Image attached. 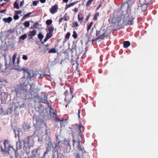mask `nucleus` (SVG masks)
<instances>
[{"label": "nucleus", "mask_w": 158, "mask_h": 158, "mask_svg": "<svg viewBox=\"0 0 158 158\" xmlns=\"http://www.w3.org/2000/svg\"><path fill=\"white\" fill-rule=\"evenodd\" d=\"M19 131V141L17 142L16 148H18L19 147L20 149H23L24 152L28 154L30 152V149L32 144V140L29 137H27L21 140L20 137L22 135L23 132L20 130Z\"/></svg>", "instance_id": "f257e3e1"}, {"label": "nucleus", "mask_w": 158, "mask_h": 158, "mask_svg": "<svg viewBox=\"0 0 158 158\" xmlns=\"http://www.w3.org/2000/svg\"><path fill=\"white\" fill-rule=\"evenodd\" d=\"M17 56L16 53H15L13 56L12 58L9 59V64L6 63L5 61V64L4 65H2L0 64V71L1 72H4L6 71V69L10 68V69H14L18 70L17 69L20 68L19 66V64L20 61L19 59H18L17 63H15V60Z\"/></svg>", "instance_id": "f03ea898"}, {"label": "nucleus", "mask_w": 158, "mask_h": 158, "mask_svg": "<svg viewBox=\"0 0 158 158\" xmlns=\"http://www.w3.org/2000/svg\"><path fill=\"white\" fill-rule=\"evenodd\" d=\"M60 136H58L56 138V142L55 143V146H54V150L52 151V158H58L62 149V148L60 147L59 144L61 141L60 139Z\"/></svg>", "instance_id": "7ed1b4c3"}, {"label": "nucleus", "mask_w": 158, "mask_h": 158, "mask_svg": "<svg viewBox=\"0 0 158 158\" xmlns=\"http://www.w3.org/2000/svg\"><path fill=\"white\" fill-rule=\"evenodd\" d=\"M17 69L20 71H23V73H27L28 74L27 77V78H29L32 77H38L40 72H41L40 71H39V72L35 71V73L32 72V73H31V71L27 69H24L21 67H20L19 68H18Z\"/></svg>", "instance_id": "20e7f679"}, {"label": "nucleus", "mask_w": 158, "mask_h": 158, "mask_svg": "<svg viewBox=\"0 0 158 158\" xmlns=\"http://www.w3.org/2000/svg\"><path fill=\"white\" fill-rule=\"evenodd\" d=\"M19 90L20 93L22 95V96L24 99H29L34 98L35 97V93L34 91H29V90L26 91L24 90L23 92L20 90V87L19 88Z\"/></svg>", "instance_id": "39448f33"}, {"label": "nucleus", "mask_w": 158, "mask_h": 158, "mask_svg": "<svg viewBox=\"0 0 158 158\" xmlns=\"http://www.w3.org/2000/svg\"><path fill=\"white\" fill-rule=\"evenodd\" d=\"M35 85L34 84L30 85L28 84L24 83L21 84L20 85V90L23 92L24 90L28 91L30 90L31 91H34Z\"/></svg>", "instance_id": "423d86ee"}, {"label": "nucleus", "mask_w": 158, "mask_h": 158, "mask_svg": "<svg viewBox=\"0 0 158 158\" xmlns=\"http://www.w3.org/2000/svg\"><path fill=\"white\" fill-rule=\"evenodd\" d=\"M56 142V141H55L53 144L51 142H49L47 144V146L46 147V151L44 152L43 156V158H46L48 157V156H47V154L52 150V148H53L54 150V146H55V143Z\"/></svg>", "instance_id": "0eeeda50"}, {"label": "nucleus", "mask_w": 158, "mask_h": 158, "mask_svg": "<svg viewBox=\"0 0 158 158\" xmlns=\"http://www.w3.org/2000/svg\"><path fill=\"white\" fill-rule=\"evenodd\" d=\"M134 18H133L131 15H129L126 19L124 20L123 23L126 25H132L134 24Z\"/></svg>", "instance_id": "6e6552de"}, {"label": "nucleus", "mask_w": 158, "mask_h": 158, "mask_svg": "<svg viewBox=\"0 0 158 158\" xmlns=\"http://www.w3.org/2000/svg\"><path fill=\"white\" fill-rule=\"evenodd\" d=\"M33 123L35 126L40 125L41 123L42 120L36 113L34 114L33 117Z\"/></svg>", "instance_id": "1a4fd4ad"}, {"label": "nucleus", "mask_w": 158, "mask_h": 158, "mask_svg": "<svg viewBox=\"0 0 158 158\" xmlns=\"http://www.w3.org/2000/svg\"><path fill=\"white\" fill-rule=\"evenodd\" d=\"M70 92L67 90L64 93L65 97V100L69 103L70 102L71 100L73 97V96L72 95V94L71 93V89H70Z\"/></svg>", "instance_id": "9d476101"}, {"label": "nucleus", "mask_w": 158, "mask_h": 158, "mask_svg": "<svg viewBox=\"0 0 158 158\" xmlns=\"http://www.w3.org/2000/svg\"><path fill=\"white\" fill-rule=\"evenodd\" d=\"M77 148L79 152L77 153L76 158H84L83 156V150L80 146L77 147Z\"/></svg>", "instance_id": "9b49d317"}, {"label": "nucleus", "mask_w": 158, "mask_h": 158, "mask_svg": "<svg viewBox=\"0 0 158 158\" xmlns=\"http://www.w3.org/2000/svg\"><path fill=\"white\" fill-rule=\"evenodd\" d=\"M148 4H145L140 5L138 7V9L140 11L143 12L147 10Z\"/></svg>", "instance_id": "f8f14e48"}, {"label": "nucleus", "mask_w": 158, "mask_h": 158, "mask_svg": "<svg viewBox=\"0 0 158 158\" xmlns=\"http://www.w3.org/2000/svg\"><path fill=\"white\" fill-rule=\"evenodd\" d=\"M39 131L36 130L34 131V133L33 134V135L32 136V137L33 138L34 137H36L37 139V140L40 143V144H42L43 143V140L42 139H40L39 137H38V135H37V133Z\"/></svg>", "instance_id": "ddd939ff"}, {"label": "nucleus", "mask_w": 158, "mask_h": 158, "mask_svg": "<svg viewBox=\"0 0 158 158\" xmlns=\"http://www.w3.org/2000/svg\"><path fill=\"white\" fill-rule=\"evenodd\" d=\"M122 15H120L118 17H114L113 18V22L114 23L119 24L122 20Z\"/></svg>", "instance_id": "4468645a"}, {"label": "nucleus", "mask_w": 158, "mask_h": 158, "mask_svg": "<svg viewBox=\"0 0 158 158\" xmlns=\"http://www.w3.org/2000/svg\"><path fill=\"white\" fill-rule=\"evenodd\" d=\"M3 143H4V150H3V148H1V150L2 151H5L6 152H8L10 151V149L11 148H12L14 150V148H13V147L12 146H8V147L7 148H6V145L5 143V142H4Z\"/></svg>", "instance_id": "2eb2a0df"}, {"label": "nucleus", "mask_w": 158, "mask_h": 158, "mask_svg": "<svg viewBox=\"0 0 158 158\" xmlns=\"http://www.w3.org/2000/svg\"><path fill=\"white\" fill-rule=\"evenodd\" d=\"M13 20V18L11 17H9L8 18H5L2 19V21L5 23H9Z\"/></svg>", "instance_id": "dca6fc26"}, {"label": "nucleus", "mask_w": 158, "mask_h": 158, "mask_svg": "<svg viewBox=\"0 0 158 158\" xmlns=\"http://www.w3.org/2000/svg\"><path fill=\"white\" fill-rule=\"evenodd\" d=\"M58 9V6L55 5L50 9V10L52 14H53L57 12Z\"/></svg>", "instance_id": "f3484780"}, {"label": "nucleus", "mask_w": 158, "mask_h": 158, "mask_svg": "<svg viewBox=\"0 0 158 158\" xmlns=\"http://www.w3.org/2000/svg\"><path fill=\"white\" fill-rule=\"evenodd\" d=\"M73 146L74 149H77V147L80 146V141L79 140L76 141L73 139Z\"/></svg>", "instance_id": "a211bd4d"}, {"label": "nucleus", "mask_w": 158, "mask_h": 158, "mask_svg": "<svg viewBox=\"0 0 158 158\" xmlns=\"http://www.w3.org/2000/svg\"><path fill=\"white\" fill-rule=\"evenodd\" d=\"M108 35V34L107 31H106L103 33L102 34L99 35V39H103L105 37H106Z\"/></svg>", "instance_id": "6ab92c4d"}, {"label": "nucleus", "mask_w": 158, "mask_h": 158, "mask_svg": "<svg viewBox=\"0 0 158 158\" xmlns=\"http://www.w3.org/2000/svg\"><path fill=\"white\" fill-rule=\"evenodd\" d=\"M123 47L127 48L131 45L129 41H125L123 42Z\"/></svg>", "instance_id": "aec40b11"}, {"label": "nucleus", "mask_w": 158, "mask_h": 158, "mask_svg": "<svg viewBox=\"0 0 158 158\" xmlns=\"http://www.w3.org/2000/svg\"><path fill=\"white\" fill-rule=\"evenodd\" d=\"M32 12H29L27 14L25 15L22 18L21 20V21H23L24 20H25L27 18L29 17V15H31V14H32Z\"/></svg>", "instance_id": "412c9836"}, {"label": "nucleus", "mask_w": 158, "mask_h": 158, "mask_svg": "<svg viewBox=\"0 0 158 158\" xmlns=\"http://www.w3.org/2000/svg\"><path fill=\"white\" fill-rule=\"evenodd\" d=\"M96 37H93L92 39V42H93L94 41L97 40L98 39H99V36H98V35L99 34V32H98L97 30H96Z\"/></svg>", "instance_id": "4be33fe9"}, {"label": "nucleus", "mask_w": 158, "mask_h": 158, "mask_svg": "<svg viewBox=\"0 0 158 158\" xmlns=\"http://www.w3.org/2000/svg\"><path fill=\"white\" fill-rule=\"evenodd\" d=\"M36 33V31L35 30H33L31 31H30L29 33L28 36H34L35 35Z\"/></svg>", "instance_id": "5701e85b"}, {"label": "nucleus", "mask_w": 158, "mask_h": 158, "mask_svg": "<svg viewBox=\"0 0 158 158\" xmlns=\"http://www.w3.org/2000/svg\"><path fill=\"white\" fill-rule=\"evenodd\" d=\"M35 156H36L35 158H39L40 156L39 155L40 154V150L38 149H37L35 151Z\"/></svg>", "instance_id": "b1692460"}, {"label": "nucleus", "mask_w": 158, "mask_h": 158, "mask_svg": "<svg viewBox=\"0 0 158 158\" xmlns=\"http://www.w3.org/2000/svg\"><path fill=\"white\" fill-rule=\"evenodd\" d=\"M77 2V1H76V2H74L71 3L70 4L67 5L66 6V9H67L68 8H69L72 6H73L76 4Z\"/></svg>", "instance_id": "393cba45"}, {"label": "nucleus", "mask_w": 158, "mask_h": 158, "mask_svg": "<svg viewBox=\"0 0 158 158\" xmlns=\"http://www.w3.org/2000/svg\"><path fill=\"white\" fill-rule=\"evenodd\" d=\"M76 125H77V128L80 131V132L79 133V134H78L79 138V137H80V138H81L82 137V133H81V126H79L77 124Z\"/></svg>", "instance_id": "a878e982"}, {"label": "nucleus", "mask_w": 158, "mask_h": 158, "mask_svg": "<svg viewBox=\"0 0 158 158\" xmlns=\"http://www.w3.org/2000/svg\"><path fill=\"white\" fill-rule=\"evenodd\" d=\"M39 99H40V101L41 102L46 103L48 102L47 99H46L45 98H40Z\"/></svg>", "instance_id": "bb28decb"}, {"label": "nucleus", "mask_w": 158, "mask_h": 158, "mask_svg": "<svg viewBox=\"0 0 158 158\" xmlns=\"http://www.w3.org/2000/svg\"><path fill=\"white\" fill-rule=\"evenodd\" d=\"M13 107H11L9 108L5 112L6 113V114L7 113H9L10 114H11L13 112Z\"/></svg>", "instance_id": "cd10ccee"}, {"label": "nucleus", "mask_w": 158, "mask_h": 158, "mask_svg": "<svg viewBox=\"0 0 158 158\" xmlns=\"http://www.w3.org/2000/svg\"><path fill=\"white\" fill-rule=\"evenodd\" d=\"M64 20L65 21H67L69 19H67V14H66L64 16L63 18H61L59 19V23H60L63 20Z\"/></svg>", "instance_id": "c85d7f7f"}, {"label": "nucleus", "mask_w": 158, "mask_h": 158, "mask_svg": "<svg viewBox=\"0 0 158 158\" xmlns=\"http://www.w3.org/2000/svg\"><path fill=\"white\" fill-rule=\"evenodd\" d=\"M20 129H15L14 130V132H15V136L16 137V136H17L19 138V131H20Z\"/></svg>", "instance_id": "c756f323"}, {"label": "nucleus", "mask_w": 158, "mask_h": 158, "mask_svg": "<svg viewBox=\"0 0 158 158\" xmlns=\"http://www.w3.org/2000/svg\"><path fill=\"white\" fill-rule=\"evenodd\" d=\"M23 127L25 130H27L31 128L29 124H24L23 125Z\"/></svg>", "instance_id": "7c9ffc66"}, {"label": "nucleus", "mask_w": 158, "mask_h": 158, "mask_svg": "<svg viewBox=\"0 0 158 158\" xmlns=\"http://www.w3.org/2000/svg\"><path fill=\"white\" fill-rule=\"evenodd\" d=\"M57 52L56 50L54 48H52L50 50H49L48 52V53H56Z\"/></svg>", "instance_id": "2f4dec72"}, {"label": "nucleus", "mask_w": 158, "mask_h": 158, "mask_svg": "<svg viewBox=\"0 0 158 158\" xmlns=\"http://www.w3.org/2000/svg\"><path fill=\"white\" fill-rule=\"evenodd\" d=\"M15 156L16 158H21L20 154L17 152H15Z\"/></svg>", "instance_id": "473e14b6"}, {"label": "nucleus", "mask_w": 158, "mask_h": 158, "mask_svg": "<svg viewBox=\"0 0 158 158\" xmlns=\"http://www.w3.org/2000/svg\"><path fill=\"white\" fill-rule=\"evenodd\" d=\"M139 2L140 4V5H144L145 4H148V2H146L145 0H139Z\"/></svg>", "instance_id": "72a5a7b5"}, {"label": "nucleus", "mask_w": 158, "mask_h": 158, "mask_svg": "<svg viewBox=\"0 0 158 158\" xmlns=\"http://www.w3.org/2000/svg\"><path fill=\"white\" fill-rule=\"evenodd\" d=\"M6 114V113L5 112H4L1 106H0V114L5 115Z\"/></svg>", "instance_id": "f704fd0d"}, {"label": "nucleus", "mask_w": 158, "mask_h": 158, "mask_svg": "<svg viewBox=\"0 0 158 158\" xmlns=\"http://www.w3.org/2000/svg\"><path fill=\"white\" fill-rule=\"evenodd\" d=\"M54 30V27L52 26H49L48 28V30L49 32L52 33Z\"/></svg>", "instance_id": "c9c22d12"}, {"label": "nucleus", "mask_w": 158, "mask_h": 158, "mask_svg": "<svg viewBox=\"0 0 158 158\" xmlns=\"http://www.w3.org/2000/svg\"><path fill=\"white\" fill-rule=\"evenodd\" d=\"M27 37V35L26 34H24L22 36H21L20 38V39L22 40H24L25 39H26Z\"/></svg>", "instance_id": "e433bc0d"}, {"label": "nucleus", "mask_w": 158, "mask_h": 158, "mask_svg": "<svg viewBox=\"0 0 158 158\" xmlns=\"http://www.w3.org/2000/svg\"><path fill=\"white\" fill-rule=\"evenodd\" d=\"M38 37L40 41H41L44 38V35L41 33H40L38 35Z\"/></svg>", "instance_id": "4c0bfd02"}, {"label": "nucleus", "mask_w": 158, "mask_h": 158, "mask_svg": "<svg viewBox=\"0 0 158 158\" xmlns=\"http://www.w3.org/2000/svg\"><path fill=\"white\" fill-rule=\"evenodd\" d=\"M64 143L65 144H68L69 145V146L70 147L71 145L70 142H68L66 139H64Z\"/></svg>", "instance_id": "58836bf2"}, {"label": "nucleus", "mask_w": 158, "mask_h": 158, "mask_svg": "<svg viewBox=\"0 0 158 158\" xmlns=\"http://www.w3.org/2000/svg\"><path fill=\"white\" fill-rule=\"evenodd\" d=\"M14 8L17 9L19 8V4L17 3V1L15 2L14 3Z\"/></svg>", "instance_id": "ea45409f"}, {"label": "nucleus", "mask_w": 158, "mask_h": 158, "mask_svg": "<svg viewBox=\"0 0 158 158\" xmlns=\"http://www.w3.org/2000/svg\"><path fill=\"white\" fill-rule=\"evenodd\" d=\"M52 33L49 32V33H48L47 34L46 36L49 39L52 36Z\"/></svg>", "instance_id": "a19ab883"}, {"label": "nucleus", "mask_w": 158, "mask_h": 158, "mask_svg": "<svg viewBox=\"0 0 158 158\" xmlns=\"http://www.w3.org/2000/svg\"><path fill=\"white\" fill-rule=\"evenodd\" d=\"M72 36L75 39H76L77 38V35L75 31H73V34Z\"/></svg>", "instance_id": "79ce46f5"}, {"label": "nucleus", "mask_w": 158, "mask_h": 158, "mask_svg": "<svg viewBox=\"0 0 158 158\" xmlns=\"http://www.w3.org/2000/svg\"><path fill=\"white\" fill-rule=\"evenodd\" d=\"M46 75L50 76V75H49L41 74L40 73H40H39V75L38 77V78H41L43 77L44 76H46Z\"/></svg>", "instance_id": "37998d69"}, {"label": "nucleus", "mask_w": 158, "mask_h": 158, "mask_svg": "<svg viewBox=\"0 0 158 158\" xmlns=\"http://www.w3.org/2000/svg\"><path fill=\"white\" fill-rule=\"evenodd\" d=\"M24 26L26 27H28L30 25L29 21H26L24 23Z\"/></svg>", "instance_id": "c03bdc74"}, {"label": "nucleus", "mask_w": 158, "mask_h": 158, "mask_svg": "<svg viewBox=\"0 0 158 158\" xmlns=\"http://www.w3.org/2000/svg\"><path fill=\"white\" fill-rule=\"evenodd\" d=\"M52 21L51 20L48 19L46 21V23L48 25H50L52 23Z\"/></svg>", "instance_id": "a18cd8bd"}, {"label": "nucleus", "mask_w": 158, "mask_h": 158, "mask_svg": "<svg viewBox=\"0 0 158 158\" xmlns=\"http://www.w3.org/2000/svg\"><path fill=\"white\" fill-rule=\"evenodd\" d=\"M98 16L99 13L98 12H97L94 17L93 19L94 20H97V17Z\"/></svg>", "instance_id": "49530a36"}, {"label": "nucleus", "mask_w": 158, "mask_h": 158, "mask_svg": "<svg viewBox=\"0 0 158 158\" xmlns=\"http://www.w3.org/2000/svg\"><path fill=\"white\" fill-rule=\"evenodd\" d=\"M93 24V22H91L89 25L87 27V30L88 31L91 28V27H92V24Z\"/></svg>", "instance_id": "de8ad7c7"}, {"label": "nucleus", "mask_w": 158, "mask_h": 158, "mask_svg": "<svg viewBox=\"0 0 158 158\" xmlns=\"http://www.w3.org/2000/svg\"><path fill=\"white\" fill-rule=\"evenodd\" d=\"M50 112V115L53 117H54V115L56 116V115L55 114V113L54 111H49Z\"/></svg>", "instance_id": "09e8293b"}, {"label": "nucleus", "mask_w": 158, "mask_h": 158, "mask_svg": "<svg viewBox=\"0 0 158 158\" xmlns=\"http://www.w3.org/2000/svg\"><path fill=\"white\" fill-rule=\"evenodd\" d=\"M14 19L16 20L18 19L19 18V16L17 14H15L14 16Z\"/></svg>", "instance_id": "8fccbe9b"}, {"label": "nucleus", "mask_w": 158, "mask_h": 158, "mask_svg": "<svg viewBox=\"0 0 158 158\" xmlns=\"http://www.w3.org/2000/svg\"><path fill=\"white\" fill-rule=\"evenodd\" d=\"M78 20L79 22H81L83 19V17H80V15H78Z\"/></svg>", "instance_id": "3c124183"}, {"label": "nucleus", "mask_w": 158, "mask_h": 158, "mask_svg": "<svg viewBox=\"0 0 158 158\" xmlns=\"http://www.w3.org/2000/svg\"><path fill=\"white\" fill-rule=\"evenodd\" d=\"M92 2V0H89L86 4L87 6H89L91 4Z\"/></svg>", "instance_id": "603ef678"}, {"label": "nucleus", "mask_w": 158, "mask_h": 158, "mask_svg": "<svg viewBox=\"0 0 158 158\" xmlns=\"http://www.w3.org/2000/svg\"><path fill=\"white\" fill-rule=\"evenodd\" d=\"M70 35V33L69 32H68L65 36V38L67 39H69Z\"/></svg>", "instance_id": "864d4df0"}, {"label": "nucleus", "mask_w": 158, "mask_h": 158, "mask_svg": "<svg viewBox=\"0 0 158 158\" xmlns=\"http://www.w3.org/2000/svg\"><path fill=\"white\" fill-rule=\"evenodd\" d=\"M39 2V1H34L33 2V4L34 6H36L37 5L38 3Z\"/></svg>", "instance_id": "5fc2aeb1"}, {"label": "nucleus", "mask_w": 158, "mask_h": 158, "mask_svg": "<svg viewBox=\"0 0 158 158\" xmlns=\"http://www.w3.org/2000/svg\"><path fill=\"white\" fill-rule=\"evenodd\" d=\"M6 34L7 35H9L11 33V31L10 30H9L6 32Z\"/></svg>", "instance_id": "6e6d98bb"}, {"label": "nucleus", "mask_w": 158, "mask_h": 158, "mask_svg": "<svg viewBox=\"0 0 158 158\" xmlns=\"http://www.w3.org/2000/svg\"><path fill=\"white\" fill-rule=\"evenodd\" d=\"M23 59L24 60H27L28 59V57L27 56L23 55Z\"/></svg>", "instance_id": "4d7b16f0"}, {"label": "nucleus", "mask_w": 158, "mask_h": 158, "mask_svg": "<svg viewBox=\"0 0 158 158\" xmlns=\"http://www.w3.org/2000/svg\"><path fill=\"white\" fill-rule=\"evenodd\" d=\"M73 26L75 27H77L78 26V24L77 22H76L73 24Z\"/></svg>", "instance_id": "13d9d810"}, {"label": "nucleus", "mask_w": 158, "mask_h": 158, "mask_svg": "<svg viewBox=\"0 0 158 158\" xmlns=\"http://www.w3.org/2000/svg\"><path fill=\"white\" fill-rule=\"evenodd\" d=\"M48 49V48H45V49L44 50V51L42 52H43L44 53H45L47 51Z\"/></svg>", "instance_id": "bf43d9fd"}, {"label": "nucleus", "mask_w": 158, "mask_h": 158, "mask_svg": "<svg viewBox=\"0 0 158 158\" xmlns=\"http://www.w3.org/2000/svg\"><path fill=\"white\" fill-rule=\"evenodd\" d=\"M36 156H31L30 157L28 156L27 157H25L24 158H35Z\"/></svg>", "instance_id": "052dcab7"}, {"label": "nucleus", "mask_w": 158, "mask_h": 158, "mask_svg": "<svg viewBox=\"0 0 158 158\" xmlns=\"http://www.w3.org/2000/svg\"><path fill=\"white\" fill-rule=\"evenodd\" d=\"M6 11V9H5L4 10H0V13H5V12Z\"/></svg>", "instance_id": "680f3d73"}, {"label": "nucleus", "mask_w": 158, "mask_h": 158, "mask_svg": "<svg viewBox=\"0 0 158 158\" xmlns=\"http://www.w3.org/2000/svg\"><path fill=\"white\" fill-rule=\"evenodd\" d=\"M55 120H56V121H60L61 122V121L60 120V119H59V118H57V117H56V118H55Z\"/></svg>", "instance_id": "e2e57ef3"}, {"label": "nucleus", "mask_w": 158, "mask_h": 158, "mask_svg": "<svg viewBox=\"0 0 158 158\" xmlns=\"http://www.w3.org/2000/svg\"><path fill=\"white\" fill-rule=\"evenodd\" d=\"M80 111L79 110H78V118L80 119Z\"/></svg>", "instance_id": "0e129e2a"}, {"label": "nucleus", "mask_w": 158, "mask_h": 158, "mask_svg": "<svg viewBox=\"0 0 158 158\" xmlns=\"http://www.w3.org/2000/svg\"><path fill=\"white\" fill-rule=\"evenodd\" d=\"M16 12L17 14H20L22 12V11L21 10H19V11H16Z\"/></svg>", "instance_id": "69168bd1"}, {"label": "nucleus", "mask_w": 158, "mask_h": 158, "mask_svg": "<svg viewBox=\"0 0 158 158\" xmlns=\"http://www.w3.org/2000/svg\"><path fill=\"white\" fill-rule=\"evenodd\" d=\"M24 1H22L20 3V6H23V5L24 4Z\"/></svg>", "instance_id": "338daca9"}, {"label": "nucleus", "mask_w": 158, "mask_h": 158, "mask_svg": "<svg viewBox=\"0 0 158 158\" xmlns=\"http://www.w3.org/2000/svg\"><path fill=\"white\" fill-rule=\"evenodd\" d=\"M38 25V22H36L34 23L33 26L36 27Z\"/></svg>", "instance_id": "774afa93"}]
</instances>
